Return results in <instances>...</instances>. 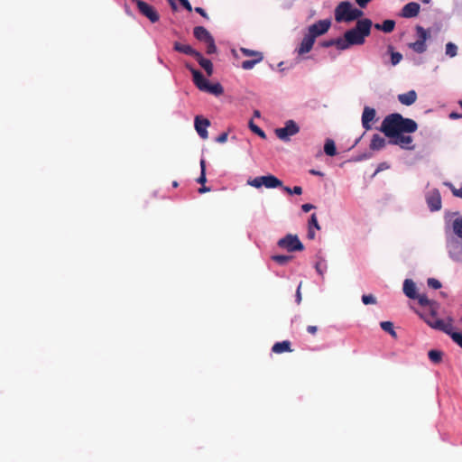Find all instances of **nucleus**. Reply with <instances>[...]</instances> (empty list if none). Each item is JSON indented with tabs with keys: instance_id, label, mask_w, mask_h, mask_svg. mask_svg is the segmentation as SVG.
I'll return each mask as SVG.
<instances>
[{
	"instance_id": "f257e3e1",
	"label": "nucleus",
	"mask_w": 462,
	"mask_h": 462,
	"mask_svg": "<svg viewBox=\"0 0 462 462\" xmlns=\"http://www.w3.org/2000/svg\"><path fill=\"white\" fill-rule=\"evenodd\" d=\"M418 129L417 123L411 118H405L399 113L386 116L379 128L388 138L389 143L399 145L402 149L411 150L413 138L404 134H412Z\"/></svg>"
},
{
	"instance_id": "f03ea898",
	"label": "nucleus",
	"mask_w": 462,
	"mask_h": 462,
	"mask_svg": "<svg viewBox=\"0 0 462 462\" xmlns=\"http://www.w3.org/2000/svg\"><path fill=\"white\" fill-rule=\"evenodd\" d=\"M373 22L368 18L358 20L354 28L344 33L343 47L345 50L352 45H363L365 38L371 34Z\"/></svg>"
},
{
	"instance_id": "7ed1b4c3",
	"label": "nucleus",
	"mask_w": 462,
	"mask_h": 462,
	"mask_svg": "<svg viewBox=\"0 0 462 462\" xmlns=\"http://www.w3.org/2000/svg\"><path fill=\"white\" fill-rule=\"evenodd\" d=\"M363 15V11L353 7V5L348 1L340 2L335 9V20L337 23H349L359 19Z\"/></svg>"
},
{
	"instance_id": "20e7f679",
	"label": "nucleus",
	"mask_w": 462,
	"mask_h": 462,
	"mask_svg": "<svg viewBox=\"0 0 462 462\" xmlns=\"http://www.w3.org/2000/svg\"><path fill=\"white\" fill-rule=\"evenodd\" d=\"M415 300H418L420 306L428 307V310L420 315L430 327L432 320H440L437 316L439 309V304L437 301L429 300L425 294H418Z\"/></svg>"
},
{
	"instance_id": "39448f33",
	"label": "nucleus",
	"mask_w": 462,
	"mask_h": 462,
	"mask_svg": "<svg viewBox=\"0 0 462 462\" xmlns=\"http://www.w3.org/2000/svg\"><path fill=\"white\" fill-rule=\"evenodd\" d=\"M247 184L256 189L264 186L267 189H275L282 187V181L274 175L259 176L247 180Z\"/></svg>"
},
{
	"instance_id": "423d86ee",
	"label": "nucleus",
	"mask_w": 462,
	"mask_h": 462,
	"mask_svg": "<svg viewBox=\"0 0 462 462\" xmlns=\"http://www.w3.org/2000/svg\"><path fill=\"white\" fill-rule=\"evenodd\" d=\"M277 245L289 253L301 252L304 250V245L299 239L298 236L292 234H287L285 236L279 239Z\"/></svg>"
},
{
	"instance_id": "0eeeda50",
	"label": "nucleus",
	"mask_w": 462,
	"mask_h": 462,
	"mask_svg": "<svg viewBox=\"0 0 462 462\" xmlns=\"http://www.w3.org/2000/svg\"><path fill=\"white\" fill-rule=\"evenodd\" d=\"M430 327L432 328L440 330L449 335L452 340L457 343L460 347H462V333L461 332H453L451 330V324H446L444 320H432L430 322Z\"/></svg>"
},
{
	"instance_id": "6e6552de",
	"label": "nucleus",
	"mask_w": 462,
	"mask_h": 462,
	"mask_svg": "<svg viewBox=\"0 0 462 462\" xmlns=\"http://www.w3.org/2000/svg\"><path fill=\"white\" fill-rule=\"evenodd\" d=\"M299 132L300 127L293 120H288L285 122L284 127L275 129L276 136L284 142L290 141L291 137Z\"/></svg>"
},
{
	"instance_id": "1a4fd4ad",
	"label": "nucleus",
	"mask_w": 462,
	"mask_h": 462,
	"mask_svg": "<svg viewBox=\"0 0 462 462\" xmlns=\"http://www.w3.org/2000/svg\"><path fill=\"white\" fill-rule=\"evenodd\" d=\"M240 51L247 57H253V60H244L241 64V68L249 70L252 69L257 63H260L263 60V54L261 51H253L247 48H240Z\"/></svg>"
},
{
	"instance_id": "9d476101",
	"label": "nucleus",
	"mask_w": 462,
	"mask_h": 462,
	"mask_svg": "<svg viewBox=\"0 0 462 462\" xmlns=\"http://www.w3.org/2000/svg\"><path fill=\"white\" fill-rule=\"evenodd\" d=\"M331 26L329 19L319 20L308 28L307 34L316 41V38L325 34Z\"/></svg>"
},
{
	"instance_id": "9b49d317",
	"label": "nucleus",
	"mask_w": 462,
	"mask_h": 462,
	"mask_svg": "<svg viewBox=\"0 0 462 462\" xmlns=\"http://www.w3.org/2000/svg\"><path fill=\"white\" fill-rule=\"evenodd\" d=\"M137 5L139 12L148 18L152 23H156L160 19V15L153 6L150 5L144 1L142 0H132Z\"/></svg>"
},
{
	"instance_id": "f8f14e48",
	"label": "nucleus",
	"mask_w": 462,
	"mask_h": 462,
	"mask_svg": "<svg viewBox=\"0 0 462 462\" xmlns=\"http://www.w3.org/2000/svg\"><path fill=\"white\" fill-rule=\"evenodd\" d=\"M376 116V111L374 108L370 106H365L362 114V126L365 131L372 129L371 123L374 121Z\"/></svg>"
},
{
	"instance_id": "ddd939ff",
	"label": "nucleus",
	"mask_w": 462,
	"mask_h": 462,
	"mask_svg": "<svg viewBox=\"0 0 462 462\" xmlns=\"http://www.w3.org/2000/svg\"><path fill=\"white\" fill-rule=\"evenodd\" d=\"M186 67L192 73L193 81H194V84L196 85V87L199 90L204 91V89L207 88L209 81L204 78V76L202 75V73L199 70L194 69L193 67L189 66V64H187Z\"/></svg>"
},
{
	"instance_id": "4468645a",
	"label": "nucleus",
	"mask_w": 462,
	"mask_h": 462,
	"mask_svg": "<svg viewBox=\"0 0 462 462\" xmlns=\"http://www.w3.org/2000/svg\"><path fill=\"white\" fill-rule=\"evenodd\" d=\"M194 125H195V129H196L198 134L202 139H207L208 136V133L207 131V128H208V126L210 125L209 120L207 119V118H202L199 116H197L195 117Z\"/></svg>"
},
{
	"instance_id": "2eb2a0df",
	"label": "nucleus",
	"mask_w": 462,
	"mask_h": 462,
	"mask_svg": "<svg viewBox=\"0 0 462 462\" xmlns=\"http://www.w3.org/2000/svg\"><path fill=\"white\" fill-rule=\"evenodd\" d=\"M420 6L416 2H411L406 4L401 12V16L404 18H412L419 14Z\"/></svg>"
},
{
	"instance_id": "dca6fc26",
	"label": "nucleus",
	"mask_w": 462,
	"mask_h": 462,
	"mask_svg": "<svg viewBox=\"0 0 462 462\" xmlns=\"http://www.w3.org/2000/svg\"><path fill=\"white\" fill-rule=\"evenodd\" d=\"M427 204L431 211H438L441 208V197L439 190L432 191L427 197Z\"/></svg>"
},
{
	"instance_id": "f3484780",
	"label": "nucleus",
	"mask_w": 462,
	"mask_h": 462,
	"mask_svg": "<svg viewBox=\"0 0 462 462\" xmlns=\"http://www.w3.org/2000/svg\"><path fill=\"white\" fill-rule=\"evenodd\" d=\"M315 43V40L309 36L307 33L304 35L299 48L297 49V52L299 55H303L310 52L313 45Z\"/></svg>"
},
{
	"instance_id": "a211bd4d",
	"label": "nucleus",
	"mask_w": 462,
	"mask_h": 462,
	"mask_svg": "<svg viewBox=\"0 0 462 462\" xmlns=\"http://www.w3.org/2000/svg\"><path fill=\"white\" fill-rule=\"evenodd\" d=\"M403 292L404 294L412 300L418 297L417 288L415 282L411 279H406L403 282Z\"/></svg>"
},
{
	"instance_id": "6ab92c4d",
	"label": "nucleus",
	"mask_w": 462,
	"mask_h": 462,
	"mask_svg": "<svg viewBox=\"0 0 462 462\" xmlns=\"http://www.w3.org/2000/svg\"><path fill=\"white\" fill-rule=\"evenodd\" d=\"M398 100L404 106H411L417 100V93L415 90H410L407 93L399 94Z\"/></svg>"
},
{
	"instance_id": "aec40b11",
	"label": "nucleus",
	"mask_w": 462,
	"mask_h": 462,
	"mask_svg": "<svg viewBox=\"0 0 462 462\" xmlns=\"http://www.w3.org/2000/svg\"><path fill=\"white\" fill-rule=\"evenodd\" d=\"M193 33L197 40L204 42L205 43L213 38L209 32L203 26H196L193 30Z\"/></svg>"
},
{
	"instance_id": "412c9836",
	"label": "nucleus",
	"mask_w": 462,
	"mask_h": 462,
	"mask_svg": "<svg viewBox=\"0 0 462 462\" xmlns=\"http://www.w3.org/2000/svg\"><path fill=\"white\" fill-rule=\"evenodd\" d=\"M195 59L199 62L200 67L205 69L207 75L210 77L213 74V64L211 60L204 58L200 52L197 54Z\"/></svg>"
},
{
	"instance_id": "4be33fe9",
	"label": "nucleus",
	"mask_w": 462,
	"mask_h": 462,
	"mask_svg": "<svg viewBox=\"0 0 462 462\" xmlns=\"http://www.w3.org/2000/svg\"><path fill=\"white\" fill-rule=\"evenodd\" d=\"M173 49H174V51H176L178 52H181V53H184V54H187V55H190V56H192L194 58L199 52V51H196L195 49H193L190 45L182 44V43L178 42H174Z\"/></svg>"
},
{
	"instance_id": "5701e85b",
	"label": "nucleus",
	"mask_w": 462,
	"mask_h": 462,
	"mask_svg": "<svg viewBox=\"0 0 462 462\" xmlns=\"http://www.w3.org/2000/svg\"><path fill=\"white\" fill-rule=\"evenodd\" d=\"M386 145V141L378 134H374L370 142V149L373 151L382 150Z\"/></svg>"
},
{
	"instance_id": "b1692460",
	"label": "nucleus",
	"mask_w": 462,
	"mask_h": 462,
	"mask_svg": "<svg viewBox=\"0 0 462 462\" xmlns=\"http://www.w3.org/2000/svg\"><path fill=\"white\" fill-rule=\"evenodd\" d=\"M374 27L376 30L382 31L385 33H390L394 30L395 21L387 19V20H384L382 23L374 24Z\"/></svg>"
},
{
	"instance_id": "393cba45",
	"label": "nucleus",
	"mask_w": 462,
	"mask_h": 462,
	"mask_svg": "<svg viewBox=\"0 0 462 462\" xmlns=\"http://www.w3.org/2000/svg\"><path fill=\"white\" fill-rule=\"evenodd\" d=\"M272 350H273V352H274L276 354H282L284 352H291V342L288 340L277 342L273 346Z\"/></svg>"
},
{
	"instance_id": "a878e982",
	"label": "nucleus",
	"mask_w": 462,
	"mask_h": 462,
	"mask_svg": "<svg viewBox=\"0 0 462 462\" xmlns=\"http://www.w3.org/2000/svg\"><path fill=\"white\" fill-rule=\"evenodd\" d=\"M321 47L328 48L331 46H336L337 50L344 51L343 40L342 38L331 39L328 41H324L320 42Z\"/></svg>"
},
{
	"instance_id": "bb28decb",
	"label": "nucleus",
	"mask_w": 462,
	"mask_h": 462,
	"mask_svg": "<svg viewBox=\"0 0 462 462\" xmlns=\"http://www.w3.org/2000/svg\"><path fill=\"white\" fill-rule=\"evenodd\" d=\"M204 92H208L213 94L215 96H219L223 94L224 88L219 83L210 84L208 83L207 88L204 89Z\"/></svg>"
},
{
	"instance_id": "cd10ccee",
	"label": "nucleus",
	"mask_w": 462,
	"mask_h": 462,
	"mask_svg": "<svg viewBox=\"0 0 462 462\" xmlns=\"http://www.w3.org/2000/svg\"><path fill=\"white\" fill-rule=\"evenodd\" d=\"M324 152L328 156H334L337 153L336 145L333 140L328 139L324 145Z\"/></svg>"
},
{
	"instance_id": "c85d7f7f",
	"label": "nucleus",
	"mask_w": 462,
	"mask_h": 462,
	"mask_svg": "<svg viewBox=\"0 0 462 462\" xmlns=\"http://www.w3.org/2000/svg\"><path fill=\"white\" fill-rule=\"evenodd\" d=\"M430 360L434 364H439L442 361L443 353L439 350L432 349L428 353Z\"/></svg>"
},
{
	"instance_id": "c756f323",
	"label": "nucleus",
	"mask_w": 462,
	"mask_h": 462,
	"mask_svg": "<svg viewBox=\"0 0 462 462\" xmlns=\"http://www.w3.org/2000/svg\"><path fill=\"white\" fill-rule=\"evenodd\" d=\"M271 258H272L273 261H274L278 264L285 265L289 262H291L293 257L291 255L275 254V255H273Z\"/></svg>"
},
{
	"instance_id": "7c9ffc66",
	"label": "nucleus",
	"mask_w": 462,
	"mask_h": 462,
	"mask_svg": "<svg viewBox=\"0 0 462 462\" xmlns=\"http://www.w3.org/2000/svg\"><path fill=\"white\" fill-rule=\"evenodd\" d=\"M452 228L454 233L460 238H462V217H458L454 219L452 223Z\"/></svg>"
},
{
	"instance_id": "2f4dec72",
	"label": "nucleus",
	"mask_w": 462,
	"mask_h": 462,
	"mask_svg": "<svg viewBox=\"0 0 462 462\" xmlns=\"http://www.w3.org/2000/svg\"><path fill=\"white\" fill-rule=\"evenodd\" d=\"M410 47L417 53H423L427 50L426 42L422 41H416Z\"/></svg>"
},
{
	"instance_id": "473e14b6",
	"label": "nucleus",
	"mask_w": 462,
	"mask_h": 462,
	"mask_svg": "<svg viewBox=\"0 0 462 462\" xmlns=\"http://www.w3.org/2000/svg\"><path fill=\"white\" fill-rule=\"evenodd\" d=\"M393 46H388V50L391 52V63L392 65L395 66L401 62L402 60V55L400 52L393 51Z\"/></svg>"
},
{
	"instance_id": "72a5a7b5",
	"label": "nucleus",
	"mask_w": 462,
	"mask_h": 462,
	"mask_svg": "<svg viewBox=\"0 0 462 462\" xmlns=\"http://www.w3.org/2000/svg\"><path fill=\"white\" fill-rule=\"evenodd\" d=\"M383 330L388 332L393 337H396V332L393 329V324L391 321H383L380 324Z\"/></svg>"
},
{
	"instance_id": "f704fd0d",
	"label": "nucleus",
	"mask_w": 462,
	"mask_h": 462,
	"mask_svg": "<svg viewBox=\"0 0 462 462\" xmlns=\"http://www.w3.org/2000/svg\"><path fill=\"white\" fill-rule=\"evenodd\" d=\"M416 32L418 36L417 41H422L423 42H426L427 39L429 38L428 32L422 26L420 25L416 26Z\"/></svg>"
},
{
	"instance_id": "c9c22d12",
	"label": "nucleus",
	"mask_w": 462,
	"mask_h": 462,
	"mask_svg": "<svg viewBox=\"0 0 462 462\" xmlns=\"http://www.w3.org/2000/svg\"><path fill=\"white\" fill-rule=\"evenodd\" d=\"M200 168H201L200 176L197 179V181L199 184L203 185L207 181V178H206V162H205L204 159H202L200 161Z\"/></svg>"
},
{
	"instance_id": "e433bc0d",
	"label": "nucleus",
	"mask_w": 462,
	"mask_h": 462,
	"mask_svg": "<svg viewBox=\"0 0 462 462\" xmlns=\"http://www.w3.org/2000/svg\"><path fill=\"white\" fill-rule=\"evenodd\" d=\"M457 53V47L453 42L446 44V54L451 58L455 57Z\"/></svg>"
},
{
	"instance_id": "4c0bfd02",
	"label": "nucleus",
	"mask_w": 462,
	"mask_h": 462,
	"mask_svg": "<svg viewBox=\"0 0 462 462\" xmlns=\"http://www.w3.org/2000/svg\"><path fill=\"white\" fill-rule=\"evenodd\" d=\"M249 127L253 133L256 134L261 138H263V139L266 138L265 133L259 126L254 125L252 120L249 122Z\"/></svg>"
},
{
	"instance_id": "58836bf2",
	"label": "nucleus",
	"mask_w": 462,
	"mask_h": 462,
	"mask_svg": "<svg viewBox=\"0 0 462 462\" xmlns=\"http://www.w3.org/2000/svg\"><path fill=\"white\" fill-rule=\"evenodd\" d=\"M315 268H316V271L318 272V273L320 274L321 276H323L328 269L326 261L320 260V261L317 262Z\"/></svg>"
},
{
	"instance_id": "ea45409f",
	"label": "nucleus",
	"mask_w": 462,
	"mask_h": 462,
	"mask_svg": "<svg viewBox=\"0 0 462 462\" xmlns=\"http://www.w3.org/2000/svg\"><path fill=\"white\" fill-rule=\"evenodd\" d=\"M283 190L287 192L288 194H296L300 195L302 194V188L300 186H295L293 189H291L290 187H282Z\"/></svg>"
},
{
	"instance_id": "a19ab883",
	"label": "nucleus",
	"mask_w": 462,
	"mask_h": 462,
	"mask_svg": "<svg viewBox=\"0 0 462 462\" xmlns=\"http://www.w3.org/2000/svg\"><path fill=\"white\" fill-rule=\"evenodd\" d=\"M207 44V53L208 54H213V53H216L217 52V46L215 44V41H214V38H212L211 40L208 41V42H206Z\"/></svg>"
},
{
	"instance_id": "79ce46f5",
	"label": "nucleus",
	"mask_w": 462,
	"mask_h": 462,
	"mask_svg": "<svg viewBox=\"0 0 462 462\" xmlns=\"http://www.w3.org/2000/svg\"><path fill=\"white\" fill-rule=\"evenodd\" d=\"M362 301H363V303L365 305L375 304L376 303V299L372 294H365V295L362 296Z\"/></svg>"
},
{
	"instance_id": "37998d69",
	"label": "nucleus",
	"mask_w": 462,
	"mask_h": 462,
	"mask_svg": "<svg viewBox=\"0 0 462 462\" xmlns=\"http://www.w3.org/2000/svg\"><path fill=\"white\" fill-rule=\"evenodd\" d=\"M427 283L429 287L435 290L441 288V282L435 278H429Z\"/></svg>"
},
{
	"instance_id": "c03bdc74",
	"label": "nucleus",
	"mask_w": 462,
	"mask_h": 462,
	"mask_svg": "<svg viewBox=\"0 0 462 462\" xmlns=\"http://www.w3.org/2000/svg\"><path fill=\"white\" fill-rule=\"evenodd\" d=\"M309 226L312 227V228L314 227V228H316L318 230L320 228V226H319V225L318 223L317 216H316L315 213L312 214L311 217H310V219L309 221Z\"/></svg>"
},
{
	"instance_id": "a18cd8bd",
	"label": "nucleus",
	"mask_w": 462,
	"mask_h": 462,
	"mask_svg": "<svg viewBox=\"0 0 462 462\" xmlns=\"http://www.w3.org/2000/svg\"><path fill=\"white\" fill-rule=\"evenodd\" d=\"M180 5L189 12L192 11V6L188 0H178Z\"/></svg>"
},
{
	"instance_id": "49530a36",
	"label": "nucleus",
	"mask_w": 462,
	"mask_h": 462,
	"mask_svg": "<svg viewBox=\"0 0 462 462\" xmlns=\"http://www.w3.org/2000/svg\"><path fill=\"white\" fill-rule=\"evenodd\" d=\"M450 187H451V191H452L453 195L455 197L462 199V187L460 189H456L452 185H450Z\"/></svg>"
},
{
	"instance_id": "de8ad7c7",
	"label": "nucleus",
	"mask_w": 462,
	"mask_h": 462,
	"mask_svg": "<svg viewBox=\"0 0 462 462\" xmlns=\"http://www.w3.org/2000/svg\"><path fill=\"white\" fill-rule=\"evenodd\" d=\"M227 136H228L227 133H222L221 134H219L217 136V142L221 143H226L227 140Z\"/></svg>"
},
{
	"instance_id": "09e8293b",
	"label": "nucleus",
	"mask_w": 462,
	"mask_h": 462,
	"mask_svg": "<svg viewBox=\"0 0 462 462\" xmlns=\"http://www.w3.org/2000/svg\"><path fill=\"white\" fill-rule=\"evenodd\" d=\"M388 168H389V165L386 162L380 163L374 172V175L377 174L379 171H383Z\"/></svg>"
},
{
	"instance_id": "8fccbe9b",
	"label": "nucleus",
	"mask_w": 462,
	"mask_h": 462,
	"mask_svg": "<svg viewBox=\"0 0 462 462\" xmlns=\"http://www.w3.org/2000/svg\"><path fill=\"white\" fill-rule=\"evenodd\" d=\"M195 12L199 14L201 16H203L204 18L206 19H208V14L206 13V11L201 8V7H196L195 8Z\"/></svg>"
},
{
	"instance_id": "3c124183",
	"label": "nucleus",
	"mask_w": 462,
	"mask_h": 462,
	"mask_svg": "<svg viewBox=\"0 0 462 462\" xmlns=\"http://www.w3.org/2000/svg\"><path fill=\"white\" fill-rule=\"evenodd\" d=\"M300 287H301V282L300 283V285L298 286V289H297V291H296V302L298 304L300 303L301 301V293H300Z\"/></svg>"
},
{
	"instance_id": "603ef678",
	"label": "nucleus",
	"mask_w": 462,
	"mask_h": 462,
	"mask_svg": "<svg viewBox=\"0 0 462 462\" xmlns=\"http://www.w3.org/2000/svg\"><path fill=\"white\" fill-rule=\"evenodd\" d=\"M307 331L310 333V334H312V335H315L318 331V327L317 326H313V325H310L307 327Z\"/></svg>"
},
{
	"instance_id": "864d4df0",
	"label": "nucleus",
	"mask_w": 462,
	"mask_h": 462,
	"mask_svg": "<svg viewBox=\"0 0 462 462\" xmlns=\"http://www.w3.org/2000/svg\"><path fill=\"white\" fill-rule=\"evenodd\" d=\"M312 208H314V206L312 204H309V203H306V204H303L301 206V209L304 211V212H309L310 211Z\"/></svg>"
},
{
	"instance_id": "5fc2aeb1",
	"label": "nucleus",
	"mask_w": 462,
	"mask_h": 462,
	"mask_svg": "<svg viewBox=\"0 0 462 462\" xmlns=\"http://www.w3.org/2000/svg\"><path fill=\"white\" fill-rule=\"evenodd\" d=\"M371 0H356V2L358 4V5L362 8L365 7L366 5L370 2Z\"/></svg>"
},
{
	"instance_id": "6e6d98bb",
	"label": "nucleus",
	"mask_w": 462,
	"mask_h": 462,
	"mask_svg": "<svg viewBox=\"0 0 462 462\" xmlns=\"http://www.w3.org/2000/svg\"><path fill=\"white\" fill-rule=\"evenodd\" d=\"M314 237H315V232H314V230H313V228H312V227H310V226H309V230H308V238H310V239H314Z\"/></svg>"
},
{
	"instance_id": "4d7b16f0",
	"label": "nucleus",
	"mask_w": 462,
	"mask_h": 462,
	"mask_svg": "<svg viewBox=\"0 0 462 462\" xmlns=\"http://www.w3.org/2000/svg\"><path fill=\"white\" fill-rule=\"evenodd\" d=\"M210 190H211V189H210V188H208V187L205 186L204 184L202 185V187H200V188L199 189V193H206V192H208V191H210Z\"/></svg>"
},
{
	"instance_id": "13d9d810",
	"label": "nucleus",
	"mask_w": 462,
	"mask_h": 462,
	"mask_svg": "<svg viewBox=\"0 0 462 462\" xmlns=\"http://www.w3.org/2000/svg\"><path fill=\"white\" fill-rule=\"evenodd\" d=\"M449 117H450V118H453V119H456V118H460V117H462V116H461V115H459V114H457V113H456V112H452V113L449 115Z\"/></svg>"
},
{
	"instance_id": "bf43d9fd",
	"label": "nucleus",
	"mask_w": 462,
	"mask_h": 462,
	"mask_svg": "<svg viewBox=\"0 0 462 462\" xmlns=\"http://www.w3.org/2000/svg\"><path fill=\"white\" fill-rule=\"evenodd\" d=\"M310 172L311 174H313V175H318V176H321L322 175V173L320 171H315V170H311Z\"/></svg>"
},
{
	"instance_id": "052dcab7",
	"label": "nucleus",
	"mask_w": 462,
	"mask_h": 462,
	"mask_svg": "<svg viewBox=\"0 0 462 462\" xmlns=\"http://www.w3.org/2000/svg\"><path fill=\"white\" fill-rule=\"evenodd\" d=\"M261 114H260V111L259 110H254V117H260Z\"/></svg>"
},
{
	"instance_id": "680f3d73",
	"label": "nucleus",
	"mask_w": 462,
	"mask_h": 462,
	"mask_svg": "<svg viewBox=\"0 0 462 462\" xmlns=\"http://www.w3.org/2000/svg\"><path fill=\"white\" fill-rule=\"evenodd\" d=\"M367 158H370V155L364 154V155L360 156L359 160L367 159Z\"/></svg>"
},
{
	"instance_id": "e2e57ef3",
	"label": "nucleus",
	"mask_w": 462,
	"mask_h": 462,
	"mask_svg": "<svg viewBox=\"0 0 462 462\" xmlns=\"http://www.w3.org/2000/svg\"><path fill=\"white\" fill-rule=\"evenodd\" d=\"M172 186L175 187V188L178 187V182L177 181H173L172 182Z\"/></svg>"
},
{
	"instance_id": "0e129e2a",
	"label": "nucleus",
	"mask_w": 462,
	"mask_h": 462,
	"mask_svg": "<svg viewBox=\"0 0 462 462\" xmlns=\"http://www.w3.org/2000/svg\"><path fill=\"white\" fill-rule=\"evenodd\" d=\"M172 8H176V5L174 3H171Z\"/></svg>"
},
{
	"instance_id": "69168bd1",
	"label": "nucleus",
	"mask_w": 462,
	"mask_h": 462,
	"mask_svg": "<svg viewBox=\"0 0 462 462\" xmlns=\"http://www.w3.org/2000/svg\"><path fill=\"white\" fill-rule=\"evenodd\" d=\"M459 106L462 107V100L458 102Z\"/></svg>"
}]
</instances>
